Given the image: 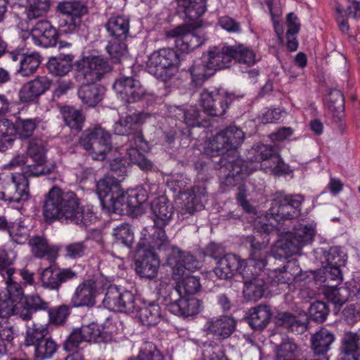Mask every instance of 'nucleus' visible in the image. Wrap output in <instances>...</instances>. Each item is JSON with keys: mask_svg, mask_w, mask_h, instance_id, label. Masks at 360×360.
I'll use <instances>...</instances> for the list:
<instances>
[{"mask_svg": "<svg viewBox=\"0 0 360 360\" xmlns=\"http://www.w3.org/2000/svg\"><path fill=\"white\" fill-rule=\"evenodd\" d=\"M43 216L46 221L58 220L80 226H88L96 219L91 206H79L75 193L64 191L57 186L52 187L45 195Z\"/></svg>", "mask_w": 360, "mask_h": 360, "instance_id": "nucleus-1", "label": "nucleus"}, {"mask_svg": "<svg viewBox=\"0 0 360 360\" xmlns=\"http://www.w3.org/2000/svg\"><path fill=\"white\" fill-rule=\"evenodd\" d=\"M46 149L41 143L31 142L27 150V155L17 153L8 165V168L22 167V173H14L11 180L14 184L15 193L13 202H20L29 198L28 177L38 176L53 172L56 165L51 167L44 165Z\"/></svg>", "mask_w": 360, "mask_h": 360, "instance_id": "nucleus-2", "label": "nucleus"}, {"mask_svg": "<svg viewBox=\"0 0 360 360\" xmlns=\"http://www.w3.org/2000/svg\"><path fill=\"white\" fill-rule=\"evenodd\" d=\"M207 0H177L179 8L185 18L193 23L179 25L167 32V37L174 38L176 47L183 53H189L202 46L207 40L206 34L198 28L201 21L198 19L206 11Z\"/></svg>", "mask_w": 360, "mask_h": 360, "instance_id": "nucleus-3", "label": "nucleus"}, {"mask_svg": "<svg viewBox=\"0 0 360 360\" xmlns=\"http://www.w3.org/2000/svg\"><path fill=\"white\" fill-rule=\"evenodd\" d=\"M209 150L212 156L221 155L218 162V176L221 184L226 186H235L240 180L250 174V172L243 160L231 152L221 131L209 142Z\"/></svg>", "mask_w": 360, "mask_h": 360, "instance_id": "nucleus-4", "label": "nucleus"}, {"mask_svg": "<svg viewBox=\"0 0 360 360\" xmlns=\"http://www.w3.org/2000/svg\"><path fill=\"white\" fill-rule=\"evenodd\" d=\"M150 209L155 217L153 224L143 228L141 232L142 239H151L155 246L160 248L168 243L164 228L172 218V206L165 198L161 196L150 203Z\"/></svg>", "mask_w": 360, "mask_h": 360, "instance_id": "nucleus-5", "label": "nucleus"}, {"mask_svg": "<svg viewBox=\"0 0 360 360\" xmlns=\"http://www.w3.org/2000/svg\"><path fill=\"white\" fill-rule=\"evenodd\" d=\"M32 253L38 258L45 259L51 264L41 273L42 285L51 290L59 288L58 268L53 264L58 256L60 247L49 245L44 237L35 236L29 240Z\"/></svg>", "mask_w": 360, "mask_h": 360, "instance_id": "nucleus-6", "label": "nucleus"}, {"mask_svg": "<svg viewBox=\"0 0 360 360\" xmlns=\"http://www.w3.org/2000/svg\"><path fill=\"white\" fill-rule=\"evenodd\" d=\"M111 66L102 56H84L73 64L75 79L79 83H96L110 71Z\"/></svg>", "mask_w": 360, "mask_h": 360, "instance_id": "nucleus-7", "label": "nucleus"}, {"mask_svg": "<svg viewBox=\"0 0 360 360\" xmlns=\"http://www.w3.org/2000/svg\"><path fill=\"white\" fill-rule=\"evenodd\" d=\"M182 60L174 49H162L150 55L146 62V70L157 79L167 82L174 75L173 68H179Z\"/></svg>", "mask_w": 360, "mask_h": 360, "instance_id": "nucleus-8", "label": "nucleus"}, {"mask_svg": "<svg viewBox=\"0 0 360 360\" xmlns=\"http://www.w3.org/2000/svg\"><path fill=\"white\" fill-rule=\"evenodd\" d=\"M79 144L95 160H104L112 148L110 133L100 126L86 129L79 139Z\"/></svg>", "mask_w": 360, "mask_h": 360, "instance_id": "nucleus-9", "label": "nucleus"}, {"mask_svg": "<svg viewBox=\"0 0 360 360\" xmlns=\"http://www.w3.org/2000/svg\"><path fill=\"white\" fill-rule=\"evenodd\" d=\"M10 291L14 292V302H15V315L22 320L27 321L32 319L33 313L47 311L49 309V302L44 300L38 295L25 296L22 285L15 282L10 287Z\"/></svg>", "mask_w": 360, "mask_h": 360, "instance_id": "nucleus-10", "label": "nucleus"}, {"mask_svg": "<svg viewBox=\"0 0 360 360\" xmlns=\"http://www.w3.org/2000/svg\"><path fill=\"white\" fill-rule=\"evenodd\" d=\"M304 197L301 194L279 193L272 200L269 210L275 220H292L300 217Z\"/></svg>", "mask_w": 360, "mask_h": 360, "instance_id": "nucleus-11", "label": "nucleus"}, {"mask_svg": "<svg viewBox=\"0 0 360 360\" xmlns=\"http://www.w3.org/2000/svg\"><path fill=\"white\" fill-rule=\"evenodd\" d=\"M63 18L60 20L59 28L65 34L78 33L82 26V18L88 13L87 7L77 1H62L57 6Z\"/></svg>", "mask_w": 360, "mask_h": 360, "instance_id": "nucleus-12", "label": "nucleus"}, {"mask_svg": "<svg viewBox=\"0 0 360 360\" xmlns=\"http://www.w3.org/2000/svg\"><path fill=\"white\" fill-rule=\"evenodd\" d=\"M235 98L234 94L222 89H214L212 91L204 89L200 94V101L208 115L221 117L226 113Z\"/></svg>", "mask_w": 360, "mask_h": 360, "instance_id": "nucleus-13", "label": "nucleus"}, {"mask_svg": "<svg viewBox=\"0 0 360 360\" xmlns=\"http://www.w3.org/2000/svg\"><path fill=\"white\" fill-rule=\"evenodd\" d=\"M164 245L160 248L155 246L151 241V239L143 240L142 237L138 244L140 259L136 261V273L139 274L141 278L151 279L155 278L158 271L160 266V261L157 255L153 250L154 248L161 249Z\"/></svg>", "mask_w": 360, "mask_h": 360, "instance_id": "nucleus-14", "label": "nucleus"}, {"mask_svg": "<svg viewBox=\"0 0 360 360\" xmlns=\"http://www.w3.org/2000/svg\"><path fill=\"white\" fill-rule=\"evenodd\" d=\"M103 305L110 311H120L129 314L135 309L134 295L129 291L122 292L116 285H109Z\"/></svg>", "mask_w": 360, "mask_h": 360, "instance_id": "nucleus-15", "label": "nucleus"}, {"mask_svg": "<svg viewBox=\"0 0 360 360\" xmlns=\"http://www.w3.org/2000/svg\"><path fill=\"white\" fill-rule=\"evenodd\" d=\"M167 264L172 270V278L179 280L186 274V271H194L200 268V262L188 252L172 247L167 256Z\"/></svg>", "mask_w": 360, "mask_h": 360, "instance_id": "nucleus-16", "label": "nucleus"}, {"mask_svg": "<svg viewBox=\"0 0 360 360\" xmlns=\"http://www.w3.org/2000/svg\"><path fill=\"white\" fill-rule=\"evenodd\" d=\"M246 242L250 245V253L248 265V270L255 269V273L260 274L267 264L269 254V239L262 240L257 236H248Z\"/></svg>", "mask_w": 360, "mask_h": 360, "instance_id": "nucleus-17", "label": "nucleus"}, {"mask_svg": "<svg viewBox=\"0 0 360 360\" xmlns=\"http://www.w3.org/2000/svg\"><path fill=\"white\" fill-rule=\"evenodd\" d=\"M168 310L179 316L188 317L198 314L203 307L202 302L197 298H186L169 293L166 297Z\"/></svg>", "mask_w": 360, "mask_h": 360, "instance_id": "nucleus-18", "label": "nucleus"}, {"mask_svg": "<svg viewBox=\"0 0 360 360\" xmlns=\"http://www.w3.org/2000/svg\"><path fill=\"white\" fill-rule=\"evenodd\" d=\"M247 263L239 256L234 254H226L219 260L218 266L214 268L216 276L224 280L232 278L237 274H242L243 278L248 277Z\"/></svg>", "mask_w": 360, "mask_h": 360, "instance_id": "nucleus-19", "label": "nucleus"}, {"mask_svg": "<svg viewBox=\"0 0 360 360\" xmlns=\"http://www.w3.org/2000/svg\"><path fill=\"white\" fill-rule=\"evenodd\" d=\"M135 192L133 188L119 191L115 196L110 197L108 202L104 200L105 207L109 212H114L120 215H135L134 205Z\"/></svg>", "mask_w": 360, "mask_h": 360, "instance_id": "nucleus-20", "label": "nucleus"}, {"mask_svg": "<svg viewBox=\"0 0 360 360\" xmlns=\"http://www.w3.org/2000/svg\"><path fill=\"white\" fill-rule=\"evenodd\" d=\"M236 326V321L232 316L221 315L209 319L204 325V331L217 340H224L233 333Z\"/></svg>", "mask_w": 360, "mask_h": 360, "instance_id": "nucleus-21", "label": "nucleus"}, {"mask_svg": "<svg viewBox=\"0 0 360 360\" xmlns=\"http://www.w3.org/2000/svg\"><path fill=\"white\" fill-rule=\"evenodd\" d=\"M58 38V30L50 22L40 20L36 23L27 39L36 46L48 48L54 46Z\"/></svg>", "mask_w": 360, "mask_h": 360, "instance_id": "nucleus-22", "label": "nucleus"}, {"mask_svg": "<svg viewBox=\"0 0 360 360\" xmlns=\"http://www.w3.org/2000/svg\"><path fill=\"white\" fill-rule=\"evenodd\" d=\"M8 54L13 61H18L17 71L23 77H28L33 74L41 63V57L37 52L15 49L8 52Z\"/></svg>", "mask_w": 360, "mask_h": 360, "instance_id": "nucleus-23", "label": "nucleus"}, {"mask_svg": "<svg viewBox=\"0 0 360 360\" xmlns=\"http://www.w3.org/2000/svg\"><path fill=\"white\" fill-rule=\"evenodd\" d=\"M207 191L204 185H195L192 188L188 191L185 195L183 205L179 211L178 217L181 216L184 219L185 215H192L195 212L202 210L205 207L204 200L206 197Z\"/></svg>", "mask_w": 360, "mask_h": 360, "instance_id": "nucleus-24", "label": "nucleus"}, {"mask_svg": "<svg viewBox=\"0 0 360 360\" xmlns=\"http://www.w3.org/2000/svg\"><path fill=\"white\" fill-rule=\"evenodd\" d=\"M98 294L96 282L93 280L84 281L76 288L71 303L75 307H92L96 303V299Z\"/></svg>", "mask_w": 360, "mask_h": 360, "instance_id": "nucleus-25", "label": "nucleus"}, {"mask_svg": "<svg viewBox=\"0 0 360 360\" xmlns=\"http://www.w3.org/2000/svg\"><path fill=\"white\" fill-rule=\"evenodd\" d=\"M231 46H212L202 53L204 63L208 70L215 73L216 71L227 68L231 63Z\"/></svg>", "mask_w": 360, "mask_h": 360, "instance_id": "nucleus-26", "label": "nucleus"}, {"mask_svg": "<svg viewBox=\"0 0 360 360\" xmlns=\"http://www.w3.org/2000/svg\"><path fill=\"white\" fill-rule=\"evenodd\" d=\"M51 84V81L46 76H38L25 83L19 91L20 101L23 103L35 101L49 89Z\"/></svg>", "mask_w": 360, "mask_h": 360, "instance_id": "nucleus-27", "label": "nucleus"}, {"mask_svg": "<svg viewBox=\"0 0 360 360\" xmlns=\"http://www.w3.org/2000/svg\"><path fill=\"white\" fill-rule=\"evenodd\" d=\"M338 359H360V328L356 332H345L341 338Z\"/></svg>", "mask_w": 360, "mask_h": 360, "instance_id": "nucleus-28", "label": "nucleus"}, {"mask_svg": "<svg viewBox=\"0 0 360 360\" xmlns=\"http://www.w3.org/2000/svg\"><path fill=\"white\" fill-rule=\"evenodd\" d=\"M12 8L25 7V12L30 20L43 17L47 14L51 0H7Z\"/></svg>", "mask_w": 360, "mask_h": 360, "instance_id": "nucleus-29", "label": "nucleus"}, {"mask_svg": "<svg viewBox=\"0 0 360 360\" xmlns=\"http://www.w3.org/2000/svg\"><path fill=\"white\" fill-rule=\"evenodd\" d=\"M113 89L121 101L124 102L126 108L131 110L133 107L129 106L135 102V80L132 77H122L117 79Z\"/></svg>", "mask_w": 360, "mask_h": 360, "instance_id": "nucleus-30", "label": "nucleus"}, {"mask_svg": "<svg viewBox=\"0 0 360 360\" xmlns=\"http://www.w3.org/2000/svg\"><path fill=\"white\" fill-rule=\"evenodd\" d=\"M120 181L110 174L105 175L96 184V193L103 207H105V201L110 200V197L115 195L121 190Z\"/></svg>", "mask_w": 360, "mask_h": 360, "instance_id": "nucleus-31", "label": "nucleus"}, {"mask_svg": "<svg viewBox=\"0 0 360 360\" xmlns=\"http://www.w3.org/2000/svg\"><path fill=\"white\" fill-rule=\"evenodd\" d=\"M272 312L266 304H259L249 311L248 323L255 330H262L269 323Z\"/></svg>", "mask_w": 360, "mask_h": 360, "instance_id": "nucleus-32", "label": "nucleus"}, {"mask_svg": "<svg viewBox=\"0 0 360 360\" xmlns=\"http://www.w3.org/2000/svg\"><path fill=\"white\" fill-rule=\"evenodd\" d=\"M78 96L87 106H96L103 98V89L96 83H82L78 90Z\"/></svg>", "mask_w": 360, "mask_h": 360, "instance_id": "nucleus-33", "label": "nucleus"}, {"mask_svg": "<svg viewBox=\"0 0 360 360\" xmlns=\"http://www.w3.org/2000/svg\"><path fill=\"white\" fill-rule=\"evenodd\" d=\"M176 282L175 287L169 291L171 295L181 296V295H194L201 289L200 278L194 276H188L186 274L181 276Z\"/></svg>", "mask_w": 360, "mask_h": 360, "instance_id": "nucleus-34", "label": "nucleus"}, {"mask_svg": "<svg viewBox=\"0 0 360 360\" xmlns=\"http://www.w3.org/2000/svg\"><path fill=\"white\" fill-rule=\"evenodd\" d=\"M249 271L252 273V277L245 278L244 293L250 299L257 300L260 299L264 292L265 281L263 278L260 277V274H255V269H250Z\"/></svg>", "mask_w": 360, "mask_h": 360, "instance_id": "nucleus-35", "label": "nucleus"}, {"mask_svg": "<svg viewBox=\"0 0 360 360\" xmlns=\"http://www.w3.org/2000/svg\"><path fill=\"white\" fill-rule=\"evenodd\" d=\"M311 349L317 355H324L335 340V335L326 328H321L311 337Z\"/></svg>", "mask_w": 360, "mask_h": 360, "instance_id": "nucleus-36", "label": "nucleus"}, {"mask_svg": "<svg viewBox=\"0 0 360 360\" xmlns=\"http://www.w3.org/2000/svg\"><path fill=\"white\" fill-rule=\"evenodd\" d=\"M74 55L60 53L58 57L51 58L47 63L49 71L56 76H64L72 68Z\"/></svg>", "mask_w": 360, "mask_h": 360, "instance_id": "nucleus-37", "label": "nucleus"}, {"mask_svg": "<svg viewBox=\"0 0 360 360\" xmlns=\"http://www.w3.org/2000/svg\"><path fill=\"white\" fill-rule=\"evenodd\" d=\"M276 326L282 327L291 332L302 333L306 329L304 321L298 319L296 316L287 311L277 313L274 319Z\"/></svg>", "mask_w": 360, "mask_h": 360, "instance_id": "nucleus-38", "label": "nucleus"}, {"mask_svg": "<svg viewBox=\"0 0 360 360\" xmlns=\"http://www.w3.org/2000/svg\"><path fill=\"white\" fill-rule=\"evenodd\" d=\"M276 248L279 256L288 257L297 254L301 250L302 246L290 232L276 242Z\"/></svg>", "mask_w": 360, "mask_h": 360, "instance_id": "nucleus-39", "label": "nucleus"}, {"mask_svg": "<svg viewBox=\"0 0 360 360\" xmlns=\"http://www.w3.org/2000/svg\"><path fill=\"white\" fill-rule=\"evenodd\" d=\"M6 229L11 240L18 244H24L29 240L30 229L21 219L9 224L6 222Z\"/></svg>", "mask_w": 360, "mask_h": 360, "instance_id": "nucleus-40", "label": "nucleus"}, {"mask_svg": "<svg viewBox=\"0 0 360 360\" xmlns=\"http://www.w3.org/2000/svg\"><path fill=\"white\" fill-rule=\"evenodd\" d=\"M15 283L13 280L6 281V293H0V317L6 318L11 315H15V302H14V292L10 291V287Z\"/></svg>", "mask_w": 360, "mask_h": 360, "instance_id": "nucleus-41", "label": "nucleus"}, {"mask_svg": "<svg viewBox=\"0 0 360 360\" xmlns=\"http://www.w3.org/2000/svg\"><path fill=\"white\" fill-rule=\"evenodd\" d=\"M105 27L111 36L121 38L128 34L129 21L128 18L122 15L113 16L108 20Z\"/></svg>", "mask_w": 360, "mask_h": 360, "instance_id": "nucleus-42", "label": "nucleus"}, {"mask_svg": "<svg viewBox=\"0 0 360 360\" xmlns=\"http://www.w3.org/2000/svg\"><path fill=\"white\" fill-rule=\"evenodd\" d=\"M191 77V82L195 86H200L210 77L214 75V72L208 70V66L204 63V58L202 56L201 63H194L188 69Z\"/></svg>", "mask_w": 360, "mask_h": 360, "instance_id": "nucleus-43", "label": "nucleus"}, {"mask_svg": "<svg viewBox=\"0 0 360 360\" xmlns=\"http://www.w3.org/2000/svg\"><path fill=\"white\" fill-rule=\"evenodd\" d=\"M230 53L231 55V61L235 60L236 62L252 66L255 64V53L249 47L243 44L230 46Z\"/></svg>", "mask_w": 360, "mask_h": 360, "instance_id": "nucleus-44", "label": "nucleus"}, {"mask_svg": "<svg viewBox=\"0 0 360 360\" xmlns=\"http://www.w3.org/2000/svg\"><path fill=\"white\" fill-rule=\"evenodd\" d=\"M49 335L47 325L34 323L27 328L25 338V345L34 347Z\"/></svg>", "mask_w": 360, "mask_h": 360, "instance_id": "nucleus-45", "label": "nucleus"}, {"mask_svg": "<svg viewBox=\"0 0 360 360\" xmlns=\"http://www.w3.org/2000/svg\"><path fill=\"white\" fill-rule=\"evenodd\" d=\"M58 349L56 341L47 336L34 347V354L37 359L47 360L52 358Z\"/></svg>", "mask_w": 360, "mask_h": 360, "instance_id": "nucleus-46", "label": "nucleus"}, {"mask_svg": "<svg viewBox=\"0 0 360 360\" xmlns=\"http://www.w3.org/2000/svg\"><path fill=\"white\" fill-rule=\"evenodd\" d=\"M61 112L65 124L70 128L77 131L82 129L84 118L79 110L72 106H65L61 109Z\"/></svg>", "mask_w": 360, "mask_h": 360, "instance_id": "nucleus-47", "label": "nucleus"}, {"mask_svg": "<svg viewBox=\"0 0 360 360\" xmlns=\"http://www.w3.org/2000/svg\"><path fill=\"white\" fill-rule=\"evenodd\" d=\"M231 152L236 154V150L243 143L244 133L235 125H231L221 131Z\"/></svg>", "mask_w": 360, "mask_h": 360, "instance_id": "nucleus-48", "label": "nucleus"}, {"mask_svg": "<svg viewBox=\"0 0 360 360\" xmlns=\"http://www.w3.org/2000/svg\"><path fill=\"white\" fill-rule=\"evenodd\" d=\"M15 126L8 119L0 120V148L11 147L15 134Z\"/></svg>", "mask_w": 360, "mask_h": 360, "instance_id": "nucleus-49", "label": "nucleus"}, {"mask_svg": "<svg viewBox=\"0 0 360 360\" xmlns=\"http://www.w3.org/2000/svg\"><path fill=\"white\" fill-rule=\"evenodd\" d=\"M16 257V254L12 250H6L4 248H0V271L2 276L6 281L12 278L15 269L10 266Z\"/></svg>", "mask_w": 360, "mask_h": 360, "instance_id": "nucleus-50", "label": "nucleus"}, {"mask_svg": "<svg viewBox=\"0 0 360 360\" xmlns=\"http://www.w3.org/2000/svg\"><path fill=\"white\" fill-rule=\"evenodd\" d=\"M346 285L341 287H329L326 289L324 294L327 300L336 307H341L349 299V292Z\"/></svg>", "mask_w": 360, "mask_h": 360, "instance_id": "nucleus-51", "label": "nucleus"}, {"mask_svg": "<svg viewBox=\"0 0 360 360\" xmlns=\"http://www.w3.org/2000/svg\"><path fill=\"white\" fill-rule=\"evenodd\" d=\"M105 50L113 63H120L128 58L127 46L124 42L117 40L110 41L106 46Z\"/></svg>", "mask_w": 360, "mask_h": 360, "instance_id": "nucleus-52", "label": "nucleus"}, {"mask_svg": "<svg viewBox=\"0 0 360 360\" xmlns=\"http://www.w3.org/2000/svg\"><path fill=\"white\" fill-rule=\"evenodd\" d=\"M136 312L138 314L136 316L139 317L140 323L144 326L155 324L160 315L158 306L153 304L141 307Z\"/></svg>", "mask_w": 360, "mask_h": 360, "instance_id": "nucleus-53", "label": "nucleus"}, {"mask_svg": "<svg viewBox=\"0 0 360 360\" xmlns=\"http://www.w3.org/2000/svg\"><path fill=\"white\" fill-rule=\"evenodd\" d=\"M302 248L311 243L315 235V226L312 224H299L293 232H291Z\"/></svg>", "mask_w": 360, "mask_h": 360, "instance_id": "nucleus-54", "label": "nucleus"}, {"mask_svg": "<svg viewBox=\"0 0 360 360\" xmlns=\"http://www.w3.org/2000/svg\"><path fill=\"white\" fill-rule=\"evenodd\" d=\"M40 121L39 118L19 120L15 126V134H17L21 139H29L32 136L34 131Z\"/></svg>", "mask_w": 360, "mask_h": 360, "instance_id": "nucleus-55", "label": "nucleus"}, {"mask_svg": "<svg viewBox=\"0 0 360 360\" xmlns=\"http://www.w3.org/2000/svg\"><path fill=\"white\" fill-rule=\"evenodd\" d=\"M250 155L249 160L252 162L258 163L266 160L271 161L273 157L276 155L273 147L267 145H261L257 148L252 149Z\"/></svg>", "mask_w": 360, "mask_h": 360, "instance_id": "nucleus-56", "label": "nucleus"}, {"mask_svg": "<svg viewBox=\"0 0 360 360\" xmlns=\"http://www.w3.org/2000/svg\"><path fill=\"white\" fill-rule=\"evenodd\" d=\"M327 107L334 115L342 112L345 109V98L340 90L333 89L329 92Z\"/></svg>", "mask_w": 360, "mask_h": 360, "instance_id": "nucleus-57", "label": "nucleus"}, {"mask_svg": "<svg viewBox=\"0 0 360 360\" xmlns=\"http://www.w3.org/2000/svg\"><path fill=\"white\" fill-rule=\"evenodd\" d=\"M135 127V119L133 115L121 117L113 125L114 133L120 136L133 134Z\"/></svg>", "mask_w": 360, "mask_h": 360, "instance_id": "nucleus-58", "label": "nucleus"}, {"mask_svg": "<svg viewBox=\"0 0 360 360\" xmlns=\"http://www.w3.org/2000/svg\"><path fill=\"white\" fill-rule=\"evenodd\" d=\"M113 236L117 242L131 248L134 243V233L128 224H122L114 229Z\"/></svg>", "mask_w": 360, "mask_h": 360, "instance_id": "nucleus-59", "label": "nucleus"}, {"mask_svg": "<svg viewBox=\"0 0 360 360\" xmlns=\"http://www.w3.org/2000/svg\"><path fill=\"white\" fill-rule=\"evenodd\" d=\"M63 251L65 257L77 259L86 255L87 246L85 241L73 242L67 244Z\"/></svg>", "mask_w": 360, "mask_h": 360, "instance_id": "nucleus-60", "label": "nucleus"}, {"mask_svg": "<svg viewBox=\"0 0 360 360\" xmlns=\"http://www.w3.org/2000/svg\"><path fill=\"white\" fill-rule=\"evenodd\" d=\"M136 360H165V357L157 349L155 345L150 342H145L139 349Z\"/></svg>", "mask_w": 360, "mask_h": 360, "instance_id": "nucleus-61", "label": "nucleus"}, {"mask_svg": "<svg viewBox=\"0 0 360 360\" xmlns=\"http://www.w3.org/2000/svg\"><path fill=\"white\" fill-rule=\"evenodd\" d=\"M85 342H102L101 330L96 323H91L80 327Z\"/></svg>", "mask_w": 360, "mask_h": 360, "instance_id": "nucleus-62", "label": "nucleus"}, {"mask_svg": "<svg viewBox=\"0 0 360 360\" xmlns=\"http://www.w3.org/2000/svg\"><path fill=\"white\" fill-rule=\"evenodd\" d=\"M309 314L314 321L321 323L326 320L329 314V309L325 302L316 301L311 304Z\"/></svg>", "mask_w": 360, "mask_h": 360, "instance_id": "nucleus-63", "label": "nucleus"}, {"mask_svg": "<svg viewBox=\"0 0 360 360\" xmlns=\"http://www.w3.org/2000/svg\"><path fill=\"white\" fill-rule=\"evenodd\" d=\"M118 324L121 325L118 321L113 322L109 319L105 320L101 329L102 339H103V342H107L114 340L120 330Z\"/></svg>", "mask_w": 360, "mask_h": 360, "instance_id": "nucleus-64", "label": "nucleus"}]
</instances>
